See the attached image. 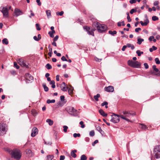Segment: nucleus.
<instances>
[{"mask_svg": "<svg viewBox=\"0 0 160 160\" xmlns=\"http://www.w3.org/2000/svg\"><path fill=\"white\" fill-rule=\"evenodd\" d=\"M6 151L8 152L12 156L17 160H19L22 156V153L20 151L17 149H15L13 150L8 148L5 149Z\"/></svg>", "mask_w": 160, "mask_h": 160, "instance_id": "1", "label": "nucleus"}, {"mask_svg": "<svg viewBox=\"0 0 160 160\" xmlns=\"http://www.w3.org/2000/svg\"><path fill=\"white\" fill-rule=\"evenodd\" d=\"M92 25L93 27H96L98 31L100 32H103L107 29V27L105 25L100 24L97 22H94Z\"/></svg>", "mask_w": 160, "mask_h": 160, "instance_id": "2", "label": "nucleus"}, {"mask_svg": "<svg viewBox=\"0 0 160 160\" xmlns=\"http://www.w3.org/2000/svg\"><path fill=\"white\" fill-rule=\"evenodd\" d=\"M66 110L69 114L72 115L76 116L78 115V111L72 107H68L67 108Z\"/></svg>", "mask_w": 160, "mask_h": 160, "instance_id": "3", "label": "nucleus"}, {"mask_svg": "<svg viewBox=\"0 0 160 160\" xmlns=\"http://www.w3.org/2000/svg\"><path fill=\"white\" fill-rule=\"evenodd\" d=\"M128 63L129 66L134 68H139L141 66V63L137 61H133L132 60H129Z\"/></svg>", "mask_w": 160, "mask_h": 160, "instance_id": "4", "label": "nucleus"}, {"mask_svg": "<svg viewBox=\"0 0 160 160\" xmlns=\"http://www.w3.org/2000/svg\"><path fill=\"white\" fill-rule=\"evenodd\" d=\"M7 128L6 124L0 123V135H3L5 134L7 132Z\"/></svg>", "mask_w": 160, "mask_h": 160, "instance_id": "5", "label": "nucleus"}, {"mask_svg": "<svg viewBox=\"0 0 160 160\" xmlns=\"http://www.w3.org/2000/svg\"><path fill=\"white\" fill-rule=\"evenodd\" d=\"M154 154L156 158H160V145L155 147L154 149Z\"/></svg>", "mask_w": 160, "mask_h": 160, "instance_id": "6", "label": "nucleus"}, {"mask_svg": "<svg viewBox=\"0 0 160 160\" xmlns=\"http://www.w3.org/2000/svg\"><path fill=\"white\" fill-rule=\"evenodd\" d=\"M111 116L112 117V118L110 120L111 122L114 123H117L119 121L120 116L114 113H112V115Z\"/></svg>", "mask_w": 160, "mask_h": 160, "instance_id": "7", "label": "nucleus"}, {"mask_svg": "<svg viewBox=\"0 0 160 160\" xmlns=\"http://www.w3.org/2000/svg\"><path fill=\"white\" fill-rule=\"evenodd\" d=\"M83 29L86 31L88 34L89 35L94 36V31L95 30V29L92 28L90 27L87 26L84 27Z\"/></svg>", "mask_w": 160, "mask_h": 160, "instance_id": "8", "label": "nucleus"}, {"mask_svg": "<svg viewBox=\"0 0 160 160\" xmlns=\"http://www.w3.org/2000/svg\"><path fill=\"white\" fill-rule=\"evenodd\" d=\"M0 9L1 12L3 13V16L6 17H8V12L7 8L2 6Z\"/></svg>", "mask_w": 160, "mask_h": 160, "instance_id": "9", "label": "nucleus"}, {"mask_svg": "<svg viewBox=\"0 0 160 160\" xmlns=\"http://www.w3.org/2000/svg\"><path fill=\"white\" fill-rule=\"evenodd\" d=\"M144 17L146 19L144 21V22H143L142 21H141L140 22V23L142 26H147L149 23V21L148 19L147 15L146 14H145Z\"/></svg>", "mask_w": 160, "mask_h": 160, "instance_id": "10", "label": "nucleus"}, {"mask_svg": "<svg viewBox=\"0 0 160 160\" xmlns=\"http://www.w3.org/2000/svg\"><path fill=\"white\" fill-rule=\"evenodd\" d=\"M14 13L15 14V15L17 17L23 14V12L21 10L18 8L15 9Z\"/></svg>", "mask_w": 160, "mask_h": 160, "instance_id": "11", "label": "nucleus"}, {"mask_svg": "<svg viewBox=\"0 0 160 160\" xmlns=\"http://www.w3.org/2000/svg\"><path fill=\"white\" fill-rule=\"evenodd\" d=\"M17 61L18 64L23 67H27L28 65L24 62L22 58H19L18 60Z\"/></svg>", "mask_w": 160, "mask_h": 160, "instance_id": "12", "label": "nucleus"}, {"mask_svg": "<svg viewBox=\"0 0 160 160\" xmlns=\"http://www.w3.org/2000/svg\"><path fill=\"white\" fill-rule=\"evenodd\" d=\"M38 129L36 128H33L32 130V132L31 134L32 137H34L38 133Z\"/></svg>", "mask_w": 160, "mask_h": 160, "instance_id": "13", "label": "nucleus"}, {"mask_svg": "<svg viewBox=\"0 0 160 160\" xmlns=\"http://www.w3.org/2000/svg\"><path fill=\"white\" fill-rule=\"evenodd\" d=\"M106 91L108 92H112L114 91V89L113 87L112 86H109L108 87H106L105 88Z\"/></svg>", "mask_w": 160, "mask_h": 160, "instance_id": "14", "label": "nucleus"}, {"mask_svg": "<svg viewBox=\"0 0 160 160\" xmlns=\"http://www.w3.org/2000/svg\"><path fill=\"white\" fill-rule=\"evenodd\" d=\"M25 152L28 157H31L33 155V153L32 152L31 150L30 149H27Z\"/></svg>", "mask_w": 160, "mask_h": 160, "instance_id": "15", "label": "nucleus"}, {"mask_svg": "<svg viewBox=\"0 0 160 160\" xmlns=\"http://www.w3.org/2000/svg\"><path fill=\"white\" fill-rule=\"evenodd\" d=\"M97 130L102 135H103L104 132L102 130L101 127L98 125L96 126Z\"/></svg>", "mask_w": 160, "mask_h": 160, "instance_id": "16", "label": "nucleus"}, {"mask_svg": "<svg viewBox=\"0 0 160 160\" xmlns=\"http://www.w3.org/2000/svg\"><path fill=\"white\" fill-rule=\"evenodd\" d=\"M99 112L100 114L103 117H106L107 114L105 113L104 112L102 109H100L99 110Z\"/></svg>", "mask_w": 160, "mask_h": 160, "instance_id": "17", "label": "nucleus"}, {"mask_svg": "<svg viewBox=\"0 0 160 160\" xmlns=\"http://www.w3.org/2000/svg\"><path fill=\"white\" fill-rule=\"evenodd\" d=\"M61 89L63 91L65 92L67 91L68 87H66V86H63L62 84L61 85Z\"/></svg>", "mask_w": 160, "mask_h": 160, "instance_id": "18", "label": "nucleus"}, {"mask_svg": "<svg viewBox=\"0 0 160 160\" xmlns=\"http://www.w3.org/2000/svg\"><path fill=\"white\" fill-rule=\"evenodd\" d=\"M77 152V150H72L71 153V155L74 158H75L77 157V155L75 154V153Z\"/></svg>", "mask_w": 160, "mask_h": 160, "instance_id": "19", "label": "nucleus"}, {"mask_svg": "<svg viewBox=\"0 0 160 160\" xmlns=\"http://www.w3.org/2000/svg\"><path fill=\"white\" fill-rule=\"evenodd\" d=\"M2 43L3 44L7 45L8 43V41L6 38H4L2 40Z\"/></svg>", "mask_w": 160, "mask_h": 160, "instance_id": "20", "label": "nucleus"}, {"mask_svg": "<svg viewBox=\"0 0 160 160\" xmlns=\"http://www.w3.org/2000/svg\"><path fill=\"white\" fill-rule=\"evenodd\" d=\"M100 96V95L99 94H97L96 95L94 96L93 98L96 101H98L99 100L98 98H99Z\"/></svg>", "mask_w": 160, "mask_h": 160, "instance_id": "21", "label": "nucleus"}, {"mask_svg": "<svg viewBox=\"0 0 160 160\" xmlns=\"http://www.w3.org/2000/svg\"><path fill=\"white\" fill-rule=\"evenodd\" d=\"M46 122L48 123L49 125L50 126L52 125L53 124V121L50 119H48L46 120Z\"/></svg>", "mask_w": 160, "mask_h": 160, "instance_id": "22", "label": "nucleus"}, {"mask_svg": "<svg viewBox=\"0 0 160 160\" xmlns=\"http://www.w3.org/2000/svg\"><path fill=\"white\" fill-rule=\"evenodd\" d=\"M46 13L47 16L48 18H49L51 16V11L49 10H47L46 11Z\"/></svg>", "mask_w": 160, "mask_h": 160, "instance_id": "23", "label": "nucleus"}, {"mask_svg": "<svg viewBox=\"0 0 160 160\" xmlns=\"http://www.w3.org/2000/svg\"><path fill=\"white\" fill-rule=\"evenodd\" d=\"M42 85L44 88V91L45 92H48V91L49 89L46 86V84L44 83H43Z\"/></svg>", "mask_w": 160, "mask_h": 160, "instance_id": "24", "label": "nucleus"}, {"mask_svg": "<svg viewBox=\"0 0 160 160\" xmlns=\"http://www.w3.org/2000/svg\"><path fill=\"white\" fill-rule=\"evenodd\" d=\"M126 46L128 48H131L132 50H133L135 48V47L134 45L130 43L127 44L126 45Z\"/></svg>", "mask_w": 160, "mask_h": 160, "instance_id": "25", "label": "nucleus"}, {"mask_svg": "<svg viewBox=\"0 0 160 160\" xmlns=\"http://www.w3.org/2000/svg\"><path fill=\"white\" fill-rule=\"evenodd\" d=\"M108 33L112 36H114V35L117 34V32L116 31H112L110 30L108 31Z\"/></svg>", "mask_w": 160, "mask_h": 160, "instance_id": "26", "label": "nucleus"}, {"mask_svg": "<svg viewBox=\"0 0 160 160\" xmlns=\"http://www.w3.org/2000/svg\"><path fill=\"white\" fill-rule=\"evenodd\" d=\"M68 92L69 94H71L72 93L73 88L72 87H71L68 88Z\"/></svg>", "mask_w": 160, "mask_h": 160, "instance_id": "27", "label": "nucleus"}, {"mask_svg": "<svg viewBox=\"0 0 160 160\" xmlns=\"http://www.w3.org/2000/svg\"><path fill=\"white\" fill-rule=\"evenodd\" d=\"M144 39L142 38H138V42L137 43L139 44L140 45L142 43V42L144 41Z\"/></svg>", "mask_w": 160, "mask_h": 160, "instance_id": "28", "label": "nucleus"}, {"mask_svg": "<svg viewBox=\"0 0 160 160\" xmlns=\"http://www.w3.org/2000/svg\"><path fill=\"white\" fill-rule=\"evenodd\" d=\"M140 127L142 129L145 130L147 129V127L145 125L143 124H141Z\"/></svg>", "mask_w": 160, "mask_h": 160, "instance_id": "29", "label": "nucleus"}, {"mask_svg": "<svg viewBox=\"0 0 160 160\" xmlns=\"http://www.w3.org/2000/svg\"><path fill=\"white\" fill-rule=\"evenodd\" d=\"M55 102V100L54 99H52L50 100V99H48L47 101V103L49 104L50 103H54Z\"/></svg>", "mask_w": 160, "mask_h": 160, "instance_id": "30", "label": "nucleus"}, {"mask_svg": "<svg viewBox=\"0 0 160 160\" xmlns=\"http://www.w3.org/2000/svg\"><path fill=\"white\" fill-rule=\"evenodd\" d=\"M55 33V31H50L48 32L51 38H53L54 36L53 34Z\"/></svg>", "mask_w": 160, "mask_h": 160, "instance_id": "31", "label": "nucleus"}, {"mask_svg": "<svg viewBox=\"0 0 160 160\" xmlns=\"http://www.w3.org/2000/svg\"><path fill=\"white\" fill-rule=\"evenodd\" d=\"M47 160H52L54 158V156L52 155H49L47 156Z\"/></svg>", "mask_w": 160, "mask_h": 160, "instance_id": "32", "label": "nucleus"}, {"mask_svg": "<svg viewBox=\"0 0 160 160\" xmlns=\"http://www.w3.org/2000/svg\"><path fill=\"white\" fill-rule=\"evenodd\" d=\"M120 117L122 119L124 120H125L127 121H130V120L126 118L125 116H124L123 115H120Z\"/></svg>", "mask_w": 160, "mask_h": 160, "instance_id": "33", "label": "nucleus"}, {"mask_svg": "<svg viewBox=\"0 0 160 160\" xmlns=\"http://www.w3.org/2000/svg\"><path fill=\"white\" fill-rule=\"evenodd\" d=\"M32 114L34 116H36L37 114V112L35 110H32L31 111Z\"/></svg>", "mask_w": 160, "mask_h": 160, "instance_id": "34", "label": "nucleus"}, {"mask_svg": "<svg viewBox=\"0 0 160 160\" xmlns=\"http://www.w3.org/2000/svg\"><path fill=\"white\" fill-rule=\"evenodd\" d=\"M127 19L128 20V22H130L131 21L132 19H131L129 16V13L128 12H127Z\"/></svg>", "mask_w": 160, "mask_h": 160, "instance_id": "35", "label": "nucleus"}, {"mask_svg": "<svg viewBox=\"0 0 160 160\" xmlns=\"http://www.w3.org/2000/svg\"><path fill=\"white\" fill-rule=\"evenodd\" d=\"M63 132L65 133L66 132L68 128V127L67 126L64 125L63 126Z\"/></svg>", "mask_w": 160, "mask_h": 160, "instance_id": "36", "label": "nucleus"}, {"mask_svg": "<svg viewBox=\"0 0 160 160\" xmlns=\"http://www.w3.org/2000/svg\"><path fill=\"white\" fill-rule=\"evenodd\" d=\"M45 67L48 69H50L52 68L51 65L49 63L47 64L46 65Z\"/></svg>", "mask_w": 160, "mask_h": 160, "instance_id": "37", "label": "nucleus"}, {"mask_svg": "<svg viewBox=\"0 0 160 160\" xmlns=\"http://www.w3.org/2000/svg\"><path fill=\"white\" fill-rule=\"evenodd\" d=\"M152 19L153 21H156L157 20H158L159 18L158 17L155 16H154L152 17Z\"/></svg>", "mask_w": 160, "mask_h": 160, "instance_id": "38", "label": "nucleus"}, {"mask_svg": "<svg viewBox=\"0 0 160 160\" xmlns=\"http://www.w3.org/2000/svg\"><path fill=\"white\" fill-rule=\"evenodd\" d=\"M87 158L84 155H82L81 156V160H87Z\"/></svg>", "mask_w": 160, "mask_h": 160, "instance_id": "39", "label": "nucleus"}, {"mask_svg": "<svg viewBox=\"0 0 160 160\" xmlns=\"http://www.w3.org/2000/svg\"><path fill=\"white\" fill-rule=\"evenodd\" d=\"M155 61L156 64H160V61L158 58H155Z\"/></svg>", "mask_w": 160, "mask_h": 160, "instance_id": "40", "label": "nucleus"}, {"mask_svg": "<svg viewBox=\"0 0 160 160\" xmlns=\"http://www.w3.org/2000/svg\"><path fill=\"white\" fill-rule=\"evenodd\" d=\"M95 135L94 132L93 130L89 132V135L90 136L93 137Z\"/></svg>", "mask_w": 160, "mask_h": 160, "instance_id": "41", "label": "nucleus"}, {"mask_svg": "<svg viewBox=\"0 0 160 160\" xmlns=\"http://www.w3.org/2000/svg\"><path fill=\"white\" fill-rule=\"evenodd\" d=\"M73 136L74 138H76L77 137H79L80 136V133H74L73 134Z\"/></svg>", "mask_w": 160, "mask_h": 160, "instance_id": "42", "label": "nucleus"}, {"mask_svg": "<svg viewBox=\"0 0 160 160\" xmlns=\"http://www.w3.org/2000/svg\"><path fill=\"white\" fill-rule=\"evenodd\" d=\"M152 68L156 72H158V69L156 68V65H153L152 66Z\"/></svg>", "mask_w": 160, "mask_h": 160, "instance_id": "43", "label": "nucleus"}, {"mask_svg": "<svg viewBox=\"0 0 160 160\" xmlns=\"http://www.w3.org/2000/svg\"><path fill=\"white\" fill-rule=\"evenodd\" d=\"M137 12V9H132L130 12V13L131 14H132L134 12Z\"/></svg>", "mask_w": 160, "mask_h": 160, "instance_id": "44", "label": "nucleus"}, {"mask_svg": "<svg viewBox=\"0 0 160 160\" xmlns=\"http://www.w3.org/2000/svg\"><path fill=\"white\" fill-rule=\"evenodd\" d=\"M63 13H64L62 11L60 12H57L56 14L57 15H59V16H61L62 15Z\"/></svg>", "mask_w": 160, "mask_h": 160, "instance_id": "45", "label": "nucleus"}, {"mask_svg": "<svg viewBox=\"0 0 160 160\" xmlns=\"http://www.w3.org/2000/svg\"><path fill=\"white\" fill-rule=\"evenodd\" d=\"M14 66L17 69H19V66L18 65L17 62H14Z\"/></svg>", "mask_w": 160, "mask_h": 160, "instance_id": "46", "label": "nucleus"}, {"mask_svg": "<svg viewBox=\"0 0 160 160\" xmlns=\"http://www.w3.org/2000/svg\"><path fill=\"white\" fill-rule=\"evenodd\" d=\"M36 28H37V29L38 30H41V28H40L39 27V24L38 23H37L36 24Z\"/></svg>", "mask_w": 160, "mask_h": 160, "instance_id": "47", "label": "nucleus"}, {"mask_svg": "<svg viewBox=\"0 0 160 160\" xmlns=\"http://www.w3.org/2000/svg\"><path fill=\"white\" fill-rule=\"evenodd\" d=\"M134 115V114H133H133L129 112L128 113V114H127L126 115H125V117H130V116H131V115L133 116Z\"/></svg>", "mask_w": 160, "mask_h": 160, "instance_id": "48", "label": "nucleus"}, {"mask_svg": "<svg viewBox=\"0 0 160 160\" xmlns=\"http://www.w3.org/2000/svg\"><path fill=\"white\" fill-rule=\"evenodd\" d=\"M159 3V2L158 1H156L154 2L153 3V5L154 6H157L158 5Z\"/></svg>", "mask_w": 160, "mask_h": 160, "instance_id": "49", "label": "nucleus"}, {"mask_svg": "<svg viewBox=\"0 0 160 160\" xmlns=\"http://www.w3.org/2000/svg\"><path fill=\"white\" fill-rule=\"evenodd\" d=\"M79 124L81 125V127L82 128H83L85 127V125L83 124V121H81L80 122Z\"/></svg>", "mask_w": 160, "mask_h": 160, "instance_id": "50", "label": "nucleus"}, {"mask_svg": "<svg viewBox=\"0 0 160 160\" xmlns=\"http://www.w3.org/2000/svg\"><path fill=\"white\" fill-rule=\"evenodd\" d=\"M137 2V0H130L129 1L130 3L132 4L134 3H135Z\"/></svg>", "mask_w": 160, "mask_h": 160, "instance_id": "51", "label": "nucleus"}, {"mask_svg": "<svg viewBox=\"0 0 160 160\" xmlns=\"http://www.w3.org/2000/svg\"><path fill=\"white\" fill-rule=\"evenodd\" d=\"M108 105V102L106 101L104 102L103 103H102L101 104V106H103L104 105L105 106L106 105Z\"/></svg>", "mask_w": 160, "mask_h": 160, "instance_id": "52", "label": "nucleus"}, {"mask_svg": "<svg viewBox=\"0 0 160 160\" xmlns=\"http://www.w3.org/2000/svg\"><path fill=\"white\" fill-rule=\"evenodd\" d=\"M30 12H31V15L29 16L30 18H31L32 16H34V13L32 12V10H30Z\"/></svg>", "mask_w": 160, "mask_h": 160, "instance_id": "53", "label": "nucleus"}, {"mask_svg": "<svg viewBox=\"0 0 160 160\" xmlns=\"http://www.w3.org/2000/svg\"><path fill=\"white\" fill-rule=\"evenodd\" d=\"M58 35L56 36L55 37L53 38V41L55 42L57 41L58 38Z\"/></svg>", "mask_w": 160, "mask_h": 160, "instance_id": "54", "label": "nucleus"}, {"mask_svg": "<svg viewBox=\"0 0 160 160\" xmlns=\"http://www.w3.org/2000/svg\"><path fill=\"white\" fill-rule=\"evenodd\" d=\"M33 39L36 41H38L40 40V38H38L36 36H34L33 37Z\"/></svg>", "mask_w": 160, "mask_h": 160, "instance_id": "55", "label": "nucleus"}, {"mask_svg": "<svg viewBox=\"0 0 160 160\" xmlns=\"http://www.w3.org/2000/svg\"><path fill=\"white\" fill-rule=\"evenodd\" d=\"M94 59L95 61L99 62H100L102 60L101 59H99L97 57H95Z\"/></svg>", "mask_w": 160, "mask_h": 160, "instance_id": "56", "label": "nucleus"}, {"mask_svg": "<svg viewBox=\"0 0 160 160\" xmlns=\"http://www.w3.org/2000/svg\"><path fill=\"white\" fill-rule=\"evenodd\" d=\"M61 60L62 61H68L65 58V57L64 56H63L61 58Z\"/></svg>", "mask_w": 160, "mask_h": 160, "instance_id": "57", "label": "nucleus"}, {"mask_svg": "<svg viewBox=\"0 0 160 160\" xmlns=\"http://www.w3.org/2000/svg\"><path fill=\"white\" fill-rule=\"evenodd\" d=\"M136 53L138 54V56H141V54L140 52V51L139 50L137 51Z\"/></svg>", "mask_w": 160, "mask_h": 160, "instance_id": "58", "label": "nucleus"}, {"mask_svg": "<svg viewBox=\"0 0 160 160\" xmlns=\"http://www.w3.org/2000/svg\"><path fill=\"white\" fill-rule=\"evenodd\" d=\"M154 36H151L148 39L150 41H152V40L153 41V40L154 39Z\"/></svg>", "mask_w": 160, "mask_h": 160, "instance_id": "59", "label": "nucleus"}, {"mask_svg": "<svg viewBox=\"0 0 160 160\" xmlns=\"http://www.w3.org/2000/svg\"><path fill=\"white\" fill-rule=\"evenodd\" d=\"M141 30V28H136L135 29V32H138L139 31Z\"/></svg>", "mask_w": 160, "mask_h": 160, "instance_id": "60", "label": "nucleus"}, {"mask_svg": "<svg viewBox=\"0 0 160 160\" xmlns=\"http://www.w3.org/2000/svg\"><path fill=\"white\" fill-rule=\"evenodd\" d=\"M65 158L64 156L62 155L60 156V160H64Z\"/></svg>", "mask_w": 160, "mask_h": 160, "instance_id": "61", "label": "nucleus"}, {"mask_svg": "<svg viewBox=\"0 0 160 160\" xmlns=\"http://www.w3.org/2000/svg\"><path fill=\"white\" fill-rule=\"evenodd\" d=\"M144 65L146 69H148V64L146 63H144Z\"/></svg>", "mask_w": 160, "mask_h": 160, "instance_id": "62", "label": "nucleus"}, {"mask_svg": "<svg viewBox=\"0 0 160 160\" xmlns=\"http://www.w3.org/2000/svg\"><path fill=\"white\" fill-rule=\"evenodd\" d=\"M36 2L39 6H40L41 5V3L40 1V0H36Z\"/></svg>", "mask_w": 160, "mask_h": 160, "instance_id": "63", "label": "nucleus"}, {"mask_svg": "<svg viewBox=\"0 0 160 160\" xmlns=\"http://www.w3.org/2000/svg\"><path fill=\"white\" fill-rule=\"evenodd\" d=\"M127 47L126 45L123 46L122 49V50L123 51H124Z\"/></svg>", "mask_w": 160, "mask_h": 160, "instance_id": "64", "label": "nucleus"}]
</instances>
